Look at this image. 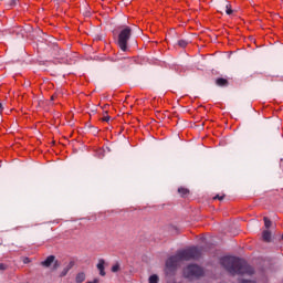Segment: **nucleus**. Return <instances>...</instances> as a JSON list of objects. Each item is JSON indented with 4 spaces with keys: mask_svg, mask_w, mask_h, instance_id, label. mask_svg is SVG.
<instances>
[{
    "mask_svg": "<svg viewBox=\"0 0 283 283\" xmlns=\"http://www.w3.org/2000/svg\"><path fill=\"white\" fill-rule=\"evenodd\" d=\"M262 238H263L264 242H271V231L264 230L262 233Z\"/></svg>",
    "mask_w": 283,
    "mask_h": 283,
    "instance_id": "1a4fd4ad",
    "label": "nucleus"
},
{
    "mask_svg": "<svg viewBox=\"0 0 283 283\" xmlns=\"http://www.w3.org/2000/svg\"><path fill=\"white\" fill-rule=\"evenodd\" d=\"M97 269L99 271V275H102V277H105V260L98 261Z\"/></svg>",
    "mask_w": 283,
    "mask_h": 283,
    "instance_id": "0eeeda50",
    "label": "nucleus"
},
{
    "mask_svg": "<svg viewBox=\"0 0 283 283\" xmlns=\"http://www.w3.org/2000/svg\"><path fill=\"white\" fill-rule=\"evenodd\" d=\"M178 45L179 48H187V45H189V42L187 40H179Z\"/></svg>",
    "mask_w": 283,
    "mask_h": 283,
    "instance_id": "f8f14e48",
    "label": "nucleus"
},
{
    "mask_svg": "<svg viewBox=\"0 0 283 283\" xmlns=\"http://www.w3.org/2000/svg\"><path fill=\"white\" fill-rule=\"evenodd\" d=\"M205 275V270L197 264H190L184 269V276L188 280H198Z\"/></svg>",
    "mask_w": 283,
    "mask_h": 283,
    "instance_id": "7ed1b4c3",
    "label": "nucleus"
},
{
    "mask_svg": "<svg viewBox=\"0 0 283 283\" xmlns=\"http://www.w3.org/2000/svg\"><path fill=\"white\" fill-rule=\"evenodd\" d=\"M70 272V268H64L63 271L61 272V277H65L67 273Z\"/></svg>",
    "mask_w": 283,
    "mask_h": 283,
    "instance_id": "a211bd4d",
    "label": "nucleus"
},
{
    "mask_svg": "<svg viewBox=\"0 0 283 283\" xmlns=\"http://www.w3.org/2000/svg\"><path fill=\"white\" fill-rule=\"evenodd\" d=\"M226 14H233V10L231 9V4L230 3H227L226 4Z\"/></svg>",
    "mask_w": 283,
    "mask_h": 283,
    "instance_id": "2eb2a0df",
    "label": "nucleus"
},
{
    "mask_svg": "<svg viewBox=\"0 0 283 283\" xmlns=\"http://www.w3.org/2000/svg\"><path fill=\"white\" fill-rule=\"evenodd\" d=\"M241 283H255L253 281H242Z\"/></svg>",
    "mask_w": 283,
    "mask_h": 283,
    "instance_id": "393cba45",
    "label": "nucleus"
},
{
    "mask_svg": "<svg viewBox=\"0 0 283 283\" xmlns=\"http://www.w3.org/2000/svg\"><path fill=\"white\" fill-rule=\"evenodd\" d=\"M0 109H3V104L0 103Z\"/></svg>",
    "mask_w": 283,
    "mask_h": 283,
    "instance_id": "bb28decb",
    "label": "nucleus"
},
{
    "mask_svg": "<svg viewBox=\"0 0 283 283\" xmlns=\"http://www.w3.org/2000/svg\"><path fill=\"white\" fill-rule=\"evenodd\" d=\"M13 34H17V35H21V36H23V34H25V31L23 30V29H21V28H18L14 32H13Z\"/></svg>",
    "mask_w": 283,
    "mask_h": 283,
    "instance_id": "f3484780",
    "label": "nucleus"
},
{
    "mask_svg": "<svg viewBox=\"0 0 283 283\" xmlns=\"http://www.w3.org/2000/svg\"><path fill=\"white\" fill-rule=\"evenodd\" d=\"M178 192L180 193L181 198H187V196H189V189L187 188H179Z\"/></svg>",
    "mask_w": 283,
    "mask_h": 283,
    "instance_id": "9d476101",
    "label": "nucleus"
},
{
    "mask_svg": "<svg viewBox=\"0 0 283 283\" xmlns=\"http://www.w3.org/2000/svg\"><path fill=\"white\" fill-rule=\"evenodd\" d=\"M8 6H9L10 8H12V6H17V0H10V1L8 2Z\"/></svg>",
    "mask_w": 283,
    "mask_h": 283,
    "instance_id": "6ab92c4d",
    "label": "nucleus"
},
{
    "mask_svg": "<svg viewBox=\"0 0 283 283\" xmlns=\"http://www.w3.org/2000/svg\"><path fill=\"white\" fill-rule=\"evenodd\" d=\"M158 275H156V274H153L151 276H149V280H148V282L149 283H158Z\"/></svg>",
    "mask_w": 283,
    "mask_h": 283,
    "instance_id": "4468645a",
    "label": "nucleus"
},
{
    "mask_svg": "<svg viewBox=\"0 0 283 283\" xmlns=\"http://www.w3.org/2000/svg\"><path fill=\"white\" fill-rule=\"evenodd\" d=\"M220 262L232 275H253L254 273L253 268L235 256H224Z\"/></svg>",
    "mask_w": 283,
    "mask_h": 283,
    "instance_id": "f257e3e1",
    "label": "nucleus"
},
{
    "mask_svg": "<svg viewBox=\"0 0 283 283\" xmlns=\"http://www.w3.org/2000/svg\"><path fill=\"white\" fill-rule=\"evenodd\" d=\"M264 227L265 229H271L272 222L269 220V218L264 217Z\"/></svg>",
    "mask_w": 283,
    "mask_h": 283,
    "instance_id": "dca6fc26",
    "label": "nucleus"
},
{
    "mask_svg": "<svg viewBox=\"0 0 283 283\" xmlns=\"http://www.w3.org/2000/svg\"><path fill=\"white\" fill-rule=\"evenodd\" d=\"M98 282H101L98 279H94L93 281H88L86 283H98Z\"/></svg>",
    "mask_w": 283,
    "mask_h": 283,
    "instance_id": "b1692460",
    "label": "nucleus"
},
{
    "mask_svg": "<svg viewBox=\"0 0 283 283\" xmlns=\"http://www.w3.org/2000/svg\"><path fill=\"white\" fill-rule=\"evenodd\" d=\"M127 41H129L128 36H118L116 39V43L123 52L127 51Z\"/></svg>",
    "mask_w": 283,
    "mask_h": 283,
    "instance_id": "423d86ee",
    "label": "nucleus"
},
{
    "mask_svg": "<svg viewBox=\"0 0 283 283\" xmlns=\"http://www.w3.org/2000/svg\"><path fill=\"white\" fill-rule=\"evenodd\" d=\"M23 264H30V258H24L23 259Z\"/></svg>",
    "mask_w": 283,
    "mask_h": 283,
    "instance_id": "4be33fe9",
    "label": "nucleus"
},
{
    "mask_svg": "<svg viewBox=\"0 0 283 283\" xmlns=\"http://www.w3.org/2000/svg\"><path fill=\"white\" fill-rule=\"evenodd\" d=\"M118 271H120V264H119V263H115V264L112 266V272H113V273H118Z\"/></svg>",
    "mask_w": 283,
    "mask_h": 283,
    "instance_id": "ddd939ff",
    "label": "nucleus"
},
{
    "mask_svg": "<svg viewBox=\"0 0 283 283\" xmlns=\"http://www.w3.org/2000/svg\"><path fill=\"white\" fill-rule=\"evenodd\" d=\"M143 30L136 25L123 27L119 33V36H140Z\"/></svg>",
    "mask_w": 283,
    "mask_h": 283,
    "instance_id": "20e7f679",
    "label": "nucleus"
},
{
    "mask_svg": "<svg viewBox=\"0 0 283 283\" xmlns=\"http://www.w3.org/2000/svg\"><path fill=\"white\" fill-rule=\"evenodd\" d=\"M75 281H76L77 283L85 282V273L80 272V273L76 275Z\"/></svg>",
    "mask_w": 283,
    "mask_h": 283,
    "instance_id": "9b49d317",
    "label": "nucleus"
},
{
    "mask_svg": "<svg viewBox=\"0 0 283 283\" xmlns=\"http://www.w3.org/2000/svg\"><path fill=\"white\" fill-rule=\"evenodd\" d=\"M213 200H224V196L217 195Z\"/></svg>",
    "mask_w": 283,
    "mask_h": 283,
    "instance_id": "aec40b11",
    "label": "nucleus"
},
{
    "mask_svg": "<svg viewBox=\"0 0 283 283\" xmlns=\"http://www.w3.org/2000/svg\"><path fill=\"white\" fill-rule=\"evenodd\" d=\"M198 258H200V250L198 248H189L187 250L179 251L174 256H170L166 262V266L168 269H176L180 262L198 260Z\"/></svg>",
    "mask_w": 283,
    "mask_h": 283,
    "instance_id": "f03ea898",
    "label": "nucleus"
},
{
    "mask_svg": "<svg viewBox=\"0 0 283 283\" xmlns=\"http://www.w3.org/2000/svg\"><path fill=\"white\" fill-rule=\"evenodd\" d=\"M8 269V266H6V264H0V271H6Z\"/></svg>",
    "mask_w": 283,
    "mask_h": 283,
    "instance_id": "5701e85b",
    "label": "nucleus"
},
{
    "mask_svg": "<svg viewBox=\"0 0 283 283\" xmlns=\"http://www.w3.org/2000/svg\"><path fill=\"white\" fill-rule=\"evenodd\" d=\"M109 116L108 115H105L103 118H102V120H104L105 123H109Z\"/></svg>",
    "mask_w": 283,
    "mask_h": 283,
    "instance_id": "412c9836",
    "label": "nucleus"
},
{
    "mask_svg": "<svg viewBox=\"0 0 283 283\" xmlns=\"http://www.w3.org/2000/svg\"><path fill=\"white\" fill-rule=\"evenodd\" d=\"M52 264L53 269H59L61 266V263L56 261V256L54 255H49L44 261L41 262V266H44L45 269H50Z\"/></svg>",
    "mask_w": 283,
    "mask_h": 283,
    "instance_id": "39448f33",
    "label": "nucleus"
},
{
    "mask_svg": "<svg viewBox=\"0 0 283 283\" xmlns=\"http://www.w3.org/2000/svg\"><path fill=\"white\" fill-rule=\"evenodd\" d=\"M216 85L219 87H227V85H229V81L227 78L219 77L216 80Z\"/></svg>",
    "mask_w": 283,
    "mask_h": 283,
    "instance_id": "6e6552de",
    "label": "nucleus"
},
{
    "mask_svg": "<svg viewBox=\"0 0 283 283\" xmlns=\"http://www.w3.org/2000/svg\"><path fill=\"white\" fill-rule=\"evenodd\" d=\"M56 96H59V95H52L51 101H54V98H56Z\"/></svg>",
    "mask_w": 283,
    "mask_h": 283,
    "instance_id": "a878e982",
    "label": "nucleus"
}]
</instances>
